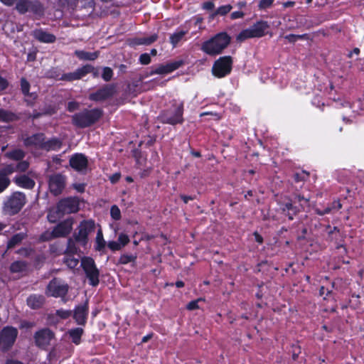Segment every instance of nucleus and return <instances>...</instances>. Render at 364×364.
<instances>
[{"mask_svg": "<svg viewBox=\"0 0 364 364\" xmlns=\"http://www.w3.org/2000/svg\"><path fill=\"white\" fill-rule=\"evenodd\" d=\"M15 3V9L19 14L23 15L31 12L38 17H42L44 15V6L38 0H16Z\"/></svg>", "mask_w": 364, "mask_h": 364, "instance_id": "nucleus-5", "label": "nucleus"}, {"mask_svg": "<svg viewBox=\"0 0 364 364\" xmlns=\"http://www.w3.org/2000/svg\"><path fill=\"white\" fill-rule=\"evenodd\" d=\"M70 233V229H53L52 231L47 230L41 235L43 240L48 241L53 238L65 237Z\"/></svg>", "mask_w": 364, "mask_h": 364, "instance_id": "nucleus-25", "label": "nucleus"}, {"mask_svg": "<svg viewBox=\"0 0 364 364\" xmlns=\"http://www.w3.org/2000/svg\"><path fill=\"white\" fill-rule=\"evenodd\" d=\"M75 242L73 240V238L68 239V247L66 249L67 253L73 255V254L77 252V247H75Z\"/></svg>", "mask_w": 364, "mask_h": 364, "instance_id": "nucleus-53", "label": "nucleus"}, {"mask_svg": "<svg viewBox=\"0 0 364 364\" xmlns=\"http://www.w3.org/2000/svg\"><path fill=\"white\" fill-rule=\"evenodd\" d=\"M73 240L82 245H85L87 239V229H79L77 233H74Z\"/></svg>", "mask_w": 364, "mask_h": 364, "instance_id": "nucleus-32", "label": "nucleus"}, {"mask_svg": "<svg viewBox=\"0 0 364 364\" xmlns=\"http://www.w3.org/2000/svg\"><path fill=\"white\" fill-rule=\"evenodd\" d=\"M292 188L295 189L293 193L294 202H298L301 207L308 205L310 200L309 194L299 192L296 186H293Z\"/></svg>", "mask_w": 364, "mask_h": 364, "instance_id": "nucleus-27", "label": "nucleus"}, {"mask_svg": "<svg viewBox=\"0 0 364 364\" xmlns=\"http://www.w3.org/2000/svg\"><path fill=\"white\" fill-rule=\"evenodd\" d=\"M309 177V173L307 171H302L301 172L295 173L293 175L294 182L295 183H300L304 182Z\"/></svg>", "mask_w": 364, "mask_h": 364, "instance_id": "nucleus-43", "label": "nucleus"}, {"mask_svg": "<svg viewBox=\"0 0 364 364\" xmlns=\"http://www.w3.org/2000/svg\"><path fill=\"white\" fill-rule=\"evenodd\" d=\"M69 164L75 171L83 172L87 168L88 160L85 154L76 153L71 156L69 160Z\"/></svg>", "mask_w": 364, "mask_h": 364, "instance_id": "nucleus-16", "label": "nucleus"}, {"mask_svg": "<svg viewBox=\"0 0 364 364\" xmlns=\"http://www.w3.org/2000/svg\"><path fill=\"white\" fill-rule=\"evenodd\" d=\"M183 103L174 104L170 108L161 112L159 119L162 124H167L175 126L182 124L184 122L183 118Z\"/></svg>", "mask_w": 364, "mask_h": 364, "instance_id": "nucleus-4", "label": "nucleus"}, {"mask_svg": "<svg viewBox=\"0 0 364 364\" xmlns=\"http://www.w3.org/2000/svg\"><path fill=\"white\" fill-rule=\"evenodd\" d=\"M17 252L22 256L28 257L33 252V250L29 248H21Z\"/></svg>", "mask_w": 364, "mask_h": 364, "instance_id": "nucleus-60", "label": "nucleus"}, {"mask_svg": "<svg viewBox=\"0 0 364 364\" xmlns=\"http://www.w3.org/2000/svg\"><path fill=\"white\" fill-rule=\"evenodd\" d=\"M79 108V103L76 101H71L68 103L67 110L73 112Z\"/></svg>", "mask_w": 364, "mask_h": 364, "instance_id": "nucleus-56", "label": "nucleus"}, {"mask_svg": "<svg viewBox=\"0 0 364 364\" xmlns=\"http://www.w3.org/2000/svg\"><path fill=\"white\" fill-rule=\"evenodd\" d=\"M32 36L41 43H53L55 42L56 37L53 33H48L42 28H36L32 31Z\"/></svg>", "mask_w": 364, "mask_h": 364, "instance_id": "nucleus-18", "label": "nucleus"}, {"mask_svg": "<svg viewBox=\"0 0 364 364\" xmlns=\"http://www.w3.org/2000/svg\"><path fill=\"white\" fill-rule=\"evenodd\" d=\"M270 25L267 21L259 20L250 27L243 29L237 36V41H244L249 38H259L269 33Z\"/></svg>", "mask_w": 364, "mask_h": 364, "instance_id": "nucleus-3", "label": "nucleus"}, {"mask_svg": "<svg viewBox=\"0 0 364 364\" xmlns=\"http://www.w3.org/2000/svg\"><path fill=\"white\" fill-rule=\"evenodd\" d=\"M129 242V238L127 235L121 234L119 236L118 241H109L107 243L108 247L112 251L120 250Z\"/></svg>", "mask_w": 364, "mask_h": 364, "instance_id": "nucleus-26", "label": "nucleus"}, {"mask_svg": "<svg viewBox=\"0 0 364 364\" xmlns=\"http://www.w3.org/2000/svg\"><path fill=\"white\" fill-rule=\"evenodd\" d=\"M233 59L230 55L221 56L213 63L212 74L217 78L229 75L232 70Z\"/></svg>", "mask_w": 364, "mask_h": 364, "instance_id": "nucleus-6", "label": "nucleus"}, {"mask_svg": "<svg viewBox=\"0 0 364 364\" xmlns=\"http://www.w3.org/2000/svg\"><path fill=\"white\" fill-rule=\"evenodd\" d=\"M114 75L113 70L109 67H104L102 68V78L105 82H109Z\"/></svg>", "mask_w": 364, "mask_h": 364, "instance_id": "nucleus-46", "label": "nucleus"}, {"mask_svg": "<svg viewBox=\"0 0 364 364\" xmlns=\"http://www.w3.org/2000/svg\"><path fill=\"white\" fill-rule=\"evenodd\" d=\"M63 216V215L58 212V208L55 207V210L48 212L47 218L50 223H56Z\"/></svg>", "mask_w": 364, "mask_h": 364, "instance_id": "nucleus-40", "label": "nucleus"}, {"mask_svg": "<svg viewBox=\"0 0 364 364\" xmlns=\"http://www.w3.org/2000/svg\"><path fill=\"white\" fill-rule=\"evenodd\" d=\"M14 172H16V170L15 169V166H14L12 164H9V165H7L4 168V172L1 173L0 174H5V176H6L7 174H11Z\"/></svg>", "mask_w": 364, "mask_h": 364, "instance_id": "nucleus-59", "label": "nucleus"}, {"mask_svg": "<svg viewBox=\"0 0 364 364\" xmlns=\"http://www.w3.org/2000/svg\"><path fill=\"white\" fill-rule=\"evenodd\" d=\"M106 244L107 242L103 238L102 230L99 229L96 237V250L98 251L105 250Z\"/></svg>", "mask_w": 364, "mask_h": 364, "instance_id": "nucleus-41", "label": "nucleus"}, {"mask_svg": "<svg viewBox=\"0 0 364 364\" xmlns=\"http://www.w3.org/2000/svg\"><path fill=\"white\" fill-rule=\"evenodd\" d=\"M26 202V198L23 193L14 192L4 202V210L11 215L17 214L23 208Z\"/></svg>", "mask_w": 364, "mask_h": 364, "instance_id": "nucleus-7", "label": "nucleus"}, {"mask_svg": "<svg viewBox=\"0 0 364 364\" xmlns=\"http://www.w3.org/2000/svg\"><path fill=\"white\" fill-rule=\"evenodd\" d=\"M159 38L157 33H154L148 37H136L129 39V46L135 47L138 46L145 45L149 46L156 42Z\"/></svg>", "mask_w": 364, "mask_h": 364, "instance_id": "nucleus-21", "label": "nucleus"}, {"mask_svg": "<svg viewBox=\"0 0 364 364\" xmlns=\"http://www.w3.org/2000/svg\"><path fill=\"white\" fill-rule=\"evenodd\" d=\"M26 237V235L22 232L14 235L8 242L7 248L11 249L14 247L16 245L20 244Z\"/></svg>", "mask_w": 364, "mask_h": 364, "instance_id": "nucleus-36", "label": "nucleus"}, {"mask_svg": "<svg viewBox=\"0 0 364 364\" xmlns=\"http://www.w3.org/2000/svg\"><path fill=\"white\" fill-rule=\"evenodd\" d=\"M121 174L119 173H115L109 177V180L112 183H116L120 179Z\"/></svg>", "mask_w": 364, "mask_h": 364, "instance_id": "nucleus-64", "label": "nucleus"}, {"mask_svg": "<svg viewBox=\"0 0 364 364\" xmlns=\"http://www.w3.org/2000/svg\"><path fill=\"white\" fill-rule=\"evenodd\" d=\"M14 181L18 187L26 189H33L36 185L35 181L25 174L16 176Z\"/></svg>", "mask_w": 364, "mask_h": 364, "instance_id": "nucleus-23", "label": "nucleus"}, {"mask_svg": "<svg viewBox=\"0 0 364 364\" xmlns=\"http://www.w3.org/2000/svg\"><path fill=\"white\" fill-rule=\"evenodd\" d=\"M184 64L183 60H179L173 61L168 63H166V65L160 64L156 68H151V70L149 74L146 75V77L151 76L153 75H165L168 74L174 70L178 69L181 66H182Z\"/></svg>", "mask_w": 364, "mask_h": 364, "instance_id": "nucleus-15", "label": "nucleus"}, {"mask_svg": "<svg viewBox=\"0 0 364 364\" xmlns=\"http://www.w3.org/2000/svg\"><path fill=\"white\" fill-rule=\"evenodd\" d=\"M31 85L29 82L25 78L21 77V90L22 94L27 97H31L30 99H25V102L26 105L28 107H33L34 105V101L37 98V95L35 92H30Z\"/></svg>", "mask_w": 364, "mask_h": 364, "instance_id": "nucleus-19", "label": "nucleus"}, {"mask_svg": "<svg viewBox=\"0 0 364 364\" xmlns=\"http://www.w3.org/2000/svg\"><path fill=\"white\" fill-rule=\"evenodd\" d=\"M27 264L23 261H16L10 266V270L14 273L22 272L26 270Z\"/></svg>", "mask_w": 364, "mask_h": 364, "instance_id": "nucleus-38", "label": "nucleus"}, {"mask_svg": "<svg viewBox=\"0 0 364 364\" xmlns=\"http://www.w3.org/2000/svg\"><path fill=\"white\" fill-rule=\"evenodd\" d=\"M284 38L287 39L289 43H294L298 40H308L309 38V36L308 33H304L301 35L291 33L285 36Z\"/></svg>", "mask_w": 364, "mask_h": 364, "instance_id": "nucleus-42", "label": "nucleus"}, {"mask_svg": "<svg viewBox=\"0 0 364 364\" xmlns=\"http://www.w3.org/2000/svg\"><path fill=\"white\" fill-rule=\"evenodd\" d=\"M45 139L46 136L43 133H36L26 137L23 143L26 146H38L42 149Z\"/></svg>", "mask_w": 364, "mask_h": 364, "instance_id": "nucleus-22", "label": "nucleus"}, {"mask_svg": "<svg viewBox=\"0 0 364 364\" xmlns=\"http://www.w3.org/2000/svg\"><path fill=\"white\" fill-rule=\"evenodd\" d=\"M77 77L76 75V72L64 73L61 75L60 77H59V80L72 82L74 80H77Z\"/></svg>", "mask_w": 364, "mask_h": 364, "instance_id": "nucleus-49", "label": "nucleus"}, {"mask_svg": "<svg viewBox=\"0 0 364 364\" xmlns=\"http://www.w3.org/2000/svg\"><path fill=\"white\" fill-rule=\"evenodd\" d=\"M274 0H260L258 4V9L266 10L272 6Z\"/></svg>", "mask_w": 364, "mask_h": 364, "instance_id": "nucleus-51", "label": "nucleus"}, {"mask_svg": "<svg viewBox=\"0 0 364 364\" xmlns=\"http://www.w3.org/2000/svg\"><path fill=\"white\" fill-rule=\"evenodd\" d=\"M18 331L13 326H6L0 331V349L7 351L14 346Z\"/></svg>", "mask_w": 364, "mask_h": 364, "instance_id": "nucleus-12", "label": "nucleus"}, {"mask_svg": "<svg viewBox=\"0 0 364 364\" xmlns=\"http://www.w3.org/2000/svg\"><path fill=\"white\" fill-rule=\"evenodd\" d=\"M136 254H123L119 258L117 264H127L128 263H134L136 259Z\"/></svg>", "mask_w": 364, "mask_h": 364, "instance_id": "nucleus-37", "label": "nucleus"}, {"mask_svg": "<svg viewBox=\"0 0 364 364\" xmlns=\"http://www.w3.org/2000/svg\"><path fill=\"white\" fill-rule=\"evenodd\" d=\"M72 314L71 311L60 309L56 311V315L63 319L68 318Z\"/></svg>", "mask_w": 364, "mask_h": 364, "instance_id": "nucleus-55", "label": "nucleus"}, {"mask_svg": "<svg viewBox=\"0 0 364 364\" xmlns=\"http://www.w3.org/2000/svg\"><path fill=\"white\" fill-rule=\"evenodd\" d=\"M64 262L69 268L74 269L77 266L79 259L71 255H67L64 258Z\"/></svg>", "mask_w": 364, "mask_h": 364, "instance_id": "nucleus-45", "label": "nucleus"}, {"mask_svg": "<svg viewBox=\"0 0 364 364\" xmlns=\"http://www.w3.org/2000/svg\"><path fill=\"white\" fill-rule=\"evenodd\" d=\"M90 71H92V65L90 64H86L82 67L77 68L75 70L77 79L80 80L81 78L89 74Z\"/></svg>", "mask_w": 364, "mask_h": 364, "instance_id": "nucleus-39", "label": "nucleus"}, {"mask_svg": "<svg viewBox=\"0 0 364 364\" xmlns=\"http://www.w3.org/2000/svg\"><path fill=\"white\" fill-rule=\"evenodd\" d=\"M74 225V218L68 217L65 220L57 224L54 228H73Z\"/></svg>", "mask_w": 364, "mask_h": 364, "instance_id": "nucleus-47", "label": "nucleus"}, {"mask_svg": "<svg viewBox=\"0 0 364 364\" xmlns=\"http://www.w3.org/2000/svg\"><path fill=\"white\" fill-rule=\"evenodd\" d=\"M62 146L63 142L60 139L57 137H53L48 141H44L42 149L46 151H58L62 147Z\"/></svg>", "mask_w": 364, "mask_h": 364, "instance_id": "nucleus-28", "label": "nucleus"}, {"mask_svg": "<svg viewBox=\"0 0 364 364\" xmlns=\"http://www.w3.org/2000/svg\"><path fill=\"white\" fill-rule=\"evenodd\" d=\"M69 290V286L59 278H53L49 282L46 289V294L48 296L63 298Z\"/></svg>", "mask_w": 364, "mask_h": 364, "instance_id": "nucleus-10", "label": "nucleus"}, {"mask_svg": "<svg viewBox=\"0 0 364 364\" xmlns=\"http://www.w3.org/2000/svg\"><path fill=\"white\" fill-rule=\"evenodd\" d=\"M9 81L6 78L0 76V93L5 90L9 87Z\"/></svg>", "mask_w": 364, "mask_h": 364, "instance_id": "nucleus-58", "label": "nucleus"}, {"mask_svg": "<svg viewBox=\"0 0 364 364\" xmlns=\"http://www.w3.org/2000/svg\"><path fill=\"white\" fill-rule=\"evenodd\" d=\"M139 61L141 65H149L151 61V56L149 53H142L139 56Z\"/></svg>", "mask_w": 364, "mask_h": 364, "instance_id": "nucleus-54", "label": "nucleus"}, {"mask_svg": "<svg viewBox=\"0 0 364 364\" xmlns=\"http://www.w3.org/2000/svg\"><path fill=\"white\" fill-rule=\"evenodd\" d=\"M281 208L284 213H287L286 215L288 216L289 220H291L294 219V216L297 213L296 207L293 205L292 200L289 198L282 205Z\"/></svg>", "mask_w": 364, "mask_h": 364, "instance_id": "nucleus-31", "label": "nucleus"}, {"mask_svg": "<svg viewBox=\"0 0 364 364\" xmlns=\"http://www.w3.org/2000/svg\"><path fill=\"white\" fill-rule=\"evenodd\" d=\"M245 16V13L240 11H233L230 14V18L232 20L241 18Z\"/></svg>", "mask_w": 364, "mask_h": 364, "instance_id": "nucleus-62", "label": "nucleus"}, {"mask_svg": "<svg viewBox=\"0 0 364 364\" xmlns=\"http://www.w3.org/2000/svg\"><path fill=\"white\" fill-rule=\"evenodd\" d=\"M187 33V31H180L171 34L170 36V43L172 46L176 48Z\"/></svg>", "mask_w": 364, "mask_h": 364, "instance_id": "nucleus-33", "label": "nucleus"}, {"mask_svg": "<svg viewBox=\"0 0 364 364\" xmlns=\"http://www.w3.org/2000/svg\"><path fill=\"white\" fill-rule=\"evenodd\" d=\"M81 267H82L87 278L89 279L90 284L93 287L97 286L100 282V272L95 265L94 259L88 257L82 258Z\"/></svg>", "mask_w": 364, "mask_h": 364, "instance_id": "nucleus-11", "label": "nucleus"}, {"mask_svg": "<svg viewBox=\"0 0 364 364\" xmlns=\"http://www.w3.org/2000/svg\"><path fill=\"white\" fill-rule=\"evenodd\" d=\"M200 301H202V299H198L196 300L191 301V302H189L187 304V306H186L187 309H188L190 311L198 309L199 308L198 304Z\"/></svg>", "mask_w": 364, "mask_h": 364, "instance_id": "nucleus-57", "label": "nucleus"}, {"mask_svg": "<svg viewBox=\"0 0 364 364\" xmlns=\"http://www.w3.org/2000/svg\"><path fill=\"white\" fill-rule=\"evenodd\" d=\"M231 40V36L227 32L221 31L203 41L200 50L206 55L215 57L223 53L230 44Z\"/></svg>", "mask_w": 364, "mask_h": 364, "instance_id": "nucleus-1", "label": "nucleus"}, {"mask_svg": "<svg viewBox=\"0 0 364 364\" xmlns=\"http://www.w3.org/2000/svg\"><path fill=\"white\" fill-rule=\"evenodd\" d=\"M232 9V6L230 4L223 5L218 7L215 12L212 14V17L217 15L225 16L228 14Z\"/></svg>", "mask_w": 364, "mask_h": 364, "instance_id": "nucleus-44", "label": "nucleus"}, {"mask_svg": "<svg viewBox=\"0 0 364 364\" xmlns=\"http://www.w3.org/2000/svg\"><path fill=\"white\" fill-rule=\"evenodd\" d=\"M180 198L186 204H187L189 200H193L196 198V196H186L184 194L180 195Z\"/></svg>", "mask_w": 364, "mask_h": 364, "instance_id": "nucleus-63", "label": "nucleus"}, {"mask_svg": "<svg viewBox=\"0 0 364 364\" xmlns=\"http://www.w3.org/2000/svg\"><path fill=\"white\" fill-rule=\"evenodd\" d=\"M29 166L30 164L27 161L21 160L15 166V169L16 172H25L28 169Z\"/></svg>", "mask_w": 364, "mask_h": 364, "instance_id": "nucleus-48", "label": "nucleus"}, {"mask_svg": "<svg viewBox=\"0 0 364 364\" xmlns=\"http://www.w3.org/2000/svg\"><path fill=\"white\" fill-rule=\"evenodd\" d=\"M27 305L32 309H41L45 303V297L43 295L31 294L26 300Z\"/></svg>", "mask_w": 364, "mask_h": 364, "instance_id": "nucleus-24", "label": "nucleus"}, {"mask_svg": "<svg viewBox=\"0 0 364 364\" xmlns=\"http://www.w3.org/2000/svg\"><path fill=\"white\" fill-rule=\"evenodd\" d=\"M99 51L88 52L82 50H76L75 55L82 60H95L99 57Z\"/></svg>", "mask_w": 364, "mask_h": 364, "instance_id": "nucleus-30", "label": "nucleus"}, {"mask_svg": "<svg viewBox=\"0 0 364 364\" xmlns=\"http://www.w3.org/2000/svg\"><path fill=\"white\" fill-rule=\"evenodd\" d=\"M9 184V178L5 174H0V193L3 192Z\"/></svg>", "mask_w": 364, "mask_h": 364, "instance_id": "nucleus-50", "label": "nucleus"}, {"mask_svg": "<svg viewBox=\"0 0 364 364\" xmlns=\"http://www.w3.org/2000/svg\"><path fill=\"white\" fill-rule=\"evenodd\" d=\"M342 208V204L340 199H335L332 202L327 203L326 206L316 207L315 212L319 215H324L326 214L336 213Z\"/></svg>", "mask_w": 364, "mask_h": 364, "instance_id": "nucleus-17", "label": "nucleus"}, {"mask_svg": "<svg viewBox=\"0 0 364 364\" xmlns=\"http://www.w3.org/2000/svg\"><path fill=\"white\" fill-rule=\"evenodd\" d=\"M68 333L72 338L73 342L77 345L80 343L81 336L83 333V329L81 328H75L69 331Z\"/></svg>", "mask_w": 364, "mask_h": 364, "instance_id": "nucleus-35", "label": "nucleus"}, {"mask_svg": "<svg viewBox=\"0 0 364 364\" xmlns=\"http://www.w3.org/2000/svg\"><path fill=\"white\" fill-rule=\"evenodd\" d=\"M33 339L38 348L46 350L55 341V334L50 328H43L35 332Z\"/></svg>", "mask_w": 364, "mask_h": 364, "instance_id": "nucleus-9", "label": "nucleus"}, {"mask_svg": "<svg viewBox=\"0 0 364 364\" xmlns=\"http://www.w3.org/2000/svg\"><path fill=\"white\" fill-rule=\"evenodd\" d=\"M8 158L15 161H21L25 157V152L20 149H16L6 154Z\"/></svg>", "mask_w": 364, "mask_h": 364, "instance_id": "nucleus-34", "label": "nucleus"}, {"mask_svg": "<svg viewBox=\"0 0 364 364\" xmlns=\"http://www.w3.org/2000/svg\"><path fill=\"white\" fill-rule=\"evenodd\" d=\"M110 215L111 217L115 220H118L121 218V211L119 207L116 205H113L110 208Z\"/></svg>", "mask_w": 364, "mask_h": 364, "instance_id": "nucleus-52", "label": "nucleus"}, {"mask_svg": "<svg viewBox=\"0 0 364 364\" xmlns=\"http://www.w3.org/2000/svg\"><path fill=\"white\" fill-rule=\"evenodd\" d=\"M84 203V200L78 196H69L61 198L56 204L58 212L62 215L77 213L80 208V203Z\"/></svg>", "mask_w": 364, "mask_h": 364, "instance_id": "nucleus-8", "label": "nucleus"}, {"mask_svg": "<svg viewBox=\"0 0 364 364\" xmlns=\"http://www.w3.org/2000/svg\"><path fill=\"white\" fill-rule=\"evenodd\" d=\"M116 92L115 85L106 84L89 95L88 99L93 102H103L112 97Z\"/></svg>", "mask_w": 364, "mask_h": 364, "instance_id": "nucleus-13", "label": "nucleus"}, {"mask_svg": "<svg viewBox=\"0 0 364 364\" xmlns=\"http://www.w3.org/2000/svg\"><path fill=\"white\" fill-rule=\"evenodd\" d=\"M88 314L87 301L78 305L74 310L73 318L78 325H85Z\"/></svg>", "mask_w": 364, "mask_h": 364, "instance_id": "nucleus-20", "label": "nucleus"}, {"mask_svg": "<svg viewBox=\"0 0 364 364\" xmlns=\"http://www.w3.org/2000/svg\"><path fill=\"white\" fill-rule=\"evenodd\" d=\"M66 177L61 173H54L48 179L50 192L54 196L60 195L65 188Z\"/></svg>", "mask_w": 364, "mask_h": 364, "instance_id": "nucleus-14", "label": "nucleus"}, {"mask_svg": "<svg viewBox=\"0 0 364 364\" xmlns=\"http://www.w3.org/2000/svg\"><path fill=\"white\" fill-rule=\"evenodd\" d=\"M102 116L103 110L100 108L84 109L72 116V124L81 129L90 127L97 122Z\"/></svg>", "mask_w": 364, "mask_h": 364, "instance_id": "nucleus-2", "label": "nucleus"}, {"mask_svg": "<svg viewBox=\"0 0 364 364\" xmlns=\"http://www.w3.org/2000/svg\"><path fill=\"white\" fill-rule=\"evenodd\" d=\"M19 117L14 112L10 110L0 108V122L9 123L18 121Z\"/></svg>", "mask_w": 364, "mask_h": 364, "instance_id": "nucleus-29", "label": "nucleus"}, {"mask_svg": "<svg viewBox=\"0 0 364 364\" xmlns=\"http://www.w3.org/2000/svg\"><path fill=\"white\" fill-rule=\"evenodd\" d=\"M215 7V4L211 1H205L203 4L202 8L207 11H212Z\"/></svg>", "mask_w": 364, "mask_h": 364, "instance_id": "nucleus-61", "label": "nucleus"}]
</instances>
